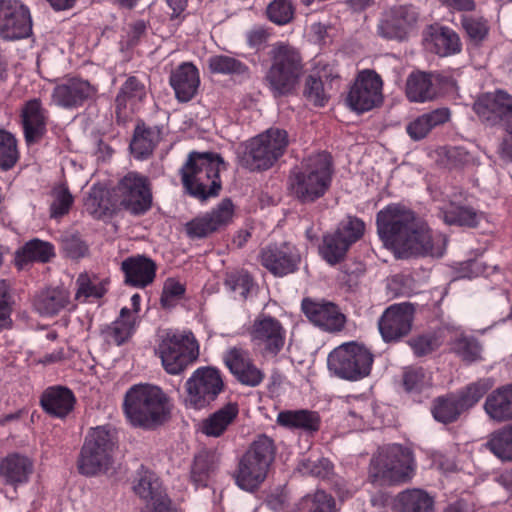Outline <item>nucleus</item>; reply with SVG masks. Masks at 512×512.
Listing matches in <instances>:
<instances>
[{"label":"nucleus","mask_w":512,"mask_h":512,"mask_svg":"<svg viewBox=\"0 0 512 512\" xmlns=\"http://www.w3.org/2000/svg\"><path fill=\"white\" fill-rule=\"evenodd\" d=\"M225 169V162L219 154L192 151L179 172L185 191L190 196L205 201L219 195L222 188L220 172Z\"/></svg>","instance_id":"obj_1"},{"label":"nucleus","mask_w":512,"mask_h":512,"mask_svg":"<svg viewBox=\"0 0 512 512\" xmlns=\"http://www.w3.org/2000/svg\"><path fill=\"white\" fill-rule=\"evenodd\" d=\"M123 410L133 426L151 428L168 420L169 399L157 386L134 385L125 394Z\"/></svg>","instance_id":"obj_2"},{"label":"nucleus","mask_w":512,"mask_h":512,"mask_svg":"<svg viewBox=\"0 0 512 512\" xmlns=\"http://www.w3.org/2000/svg\"><path fill=\"white\" fill-rule=\"evenodd\" d=\"M333 177V162L329 153L318 152L304 158L291 172L290 187L302 203H313L329 190Z\"/></svg>","instance_id":"obj_3"},{"label":"nucleus","mask_w":512,"mask_h":512,"mask_svg":"<svg viewBox=\"0 0 512 512\" xmlns=\"http://www.w3.org/2000/svg\"><path fill=\"white\" fill-rule=\"evenodd\" d=\"M271 66L264 77L265 85L274 97L292 94L304 73L300 52L293 46L278 42L271 51Z\"/></svg>","instance_id":"obj_4"},{"label":"nucleus","mask_w":512,"mask_h":512,"mask_svg":"<svg viewBox=\"0 0 512 512\" xmlns=\"http://www.w3.org/2000/svg\"><path fill=\"white\" fill-rule=\"evenodd\" d=\"M275 453L273 439L265 434L258 435L238 461L234 472L236 485L249 492L258 489L267 477Z\"/></svg>","instance_id":"obj_5"},{"label":"nucleus","mask_w":512,"mask_h":512,"mask_svg":"<svg viewBox=\"0 0 512 512\" xmlns=\"http://www.w3.org/2000/svg\"><path fill=\"white\" fill-rule=\"evenodd\" d=\"M288 145L286 130L270 128L246 143L242 163L251 171L267 170L284 155Z\"/></svg>","instance_id":"obj_6"},{"label":"nucleus","mask_w":512,"mask_h":512,"mask_svg":"<svg viewBox=\"0 0 512 512\" xmlns=\"http://www.w3.org/2000/svg\"><path fill=\"white\" fill-rule=\"evenodd\" d=\"M373 362L372 352L366 346L356 342H348L336 347L327 358L330 372L349 381H358L367 377Z\"/></svg>","instance_id":"obj_7"},{"label":"nucleus","mask_w":512,"mask_h":512,"mask_svg":"<svg viewBox=\"0 0 512 512\" xmlns=\"http://www.w3.org/2000/svg\"><path fill=\"white\" fill-rule=\"evenodd\" d=\"M164 370L171 375L183 373L199 356V345L192 332H167L156 350Z\"/></svg>","instance_id":"obj_8"},{"label":"nucleus","mask_w":512,"mask_h":512,"mask_svg":"<svg viewBox=\"0 0 512 512\" xmlns=\"http://www.w3.org/2000/svg\"><path fill=\"white\" fill-rule=\"evenodd\" d=\"M373 465L374 476L390 484L410 481L416 470L412 451L399 444L383 448L373 460Z\"/></svg>","instance_id":"obj_9"},{"label":"nucleus","mask_w":512,"mask_h":512,"mask_svg":"<svg viewBox=\"0 0 512 512\" xmlns=\"http://www.w3.org/2000/svg\"><path fill=\"white\" fill-rule=\"evenodd\" d=\"M447 238L440 232H433L426 224L417 222L393 249L397 258L442 257L446 250Z\"/></svg>","instance_id":"obj_10"},{"label":"nucleus","mask_w":512,"mask_h":512,"mask_svg":"<svg viewBox=\"0 0 512 512\" xmlns=\"http://www.w3.org/2000/svg\"><path fill=\"white\" fill-rule=\"evenodd\" d=\"M221 372L214 367H199L185 382L187 407L201 410L214 402L224 390Z\"/></svg>","instance_id":"obj_11"},{"label":"nucleus","mask_w":512,"mask_h":512,"mask_svg":"<svg viewBox=\"0 0 512 512\" xmlns=\"http://www.w3.org/2000/svg\"><path fill=\"white\" fill-rule=\"evenodd\" d=\"M417 222L415 213L400 203H392L381 209L376 215L379 238L384 245L394 249Z\"/></svg>","instance_id":"obj_12"},{"label":"nucleus","mask_w":512,"mask_h":512,"mask_svg":"<svg viewBox=\"0 0 512 512\" xmlns=\"http://www.w3.org/2000/svg\"><path fill=\"white\" fill-rule=\"evenodd\" d=\"M365 223L357 217H348L332 233L323 236L319 246L320 256L329 264L342 262L350 248L364 234Z\"/></svg>","instance_id":"obj_13"},{"label":"nucleus","mask_w":512,"mask_h":512,"mask_svg":"<svg viewBox=\"0 0 512 512\" xmlns=\"http://www.w3.org/2000/svg\"><path fill=\"white\" fill-rule=\"evenodd\" d=\"M473 110L489 126H499L512 134V95L503 90L484 93L477 98Z\"/></svg>","instance_id":"obj_14"},{"label":"nucleus","mask_w":512,"mask_h":512,"mask_svg":"<svg viewBox=\"0 0 512 512\" xmlns=\"http://www.w3.org/2000/svg\"><path fill=\"white\" fill-rule=\"evenodd\" d=\"M420 12L411 4L393 6L382 13L377 33L388 40H406L417 28Z\"/></svg>","instance_id":"obj_15"},{"label":"nucleus","mask_w":512,"mask_h":512,"mask_svg":"<svg viewBox=\"0 0 512 512\" xmlns=\"http://www.w3.org/2000/svg\"><path fill=\"white\" fill-rule=\"evenodd\" d=\"M383 81L374 70L365 69L358 73L347 97V105L363 113L379 106L383 101Z\"/></svg>","instance_id":"obj_16"},{"label":"nucleus","mask_w":512,"mask_h":512,"mask_svg":"<svg viewBox=\"0 0 512 512\" xmlns=\"http://www.w3.org/2000/svg\"><path fill=\"white\" fill-rule=\"evenodd\" d=\"M32 34L30 9L21 0H0V38L25 39Z\"/></svg>","instance_id":"obj_17"},{"label":"nucleus","mask_w":512,"mask_h":512,"mask_svg":"<svg viewBox=\"0 0 512 512\" xmlns=\"http://www.w3.org/2000/svg\"><path fill=\"white\" fill-rule=\"evenodd\" d=\"M118 196L123 208L133 215H143L152 206V192L146 176L127 173L118 183Z\"/></svg>","instance_id":"obj_18"},{"label":"nucleus","mask_w":512,"mask_h":512,"mask_svg":"<svg viewBox=\"0 0 512 512\" xmlns=\"http://www.w3.org/2000/svg\"><path fill=\"white\" fill-rule=\"evenodd\" d=\"M249 336L262 355L276 356L284 347L286 330L278 319L259 315L249 329Z\"/></svg>","instance_id":"obj_19"},{"label":"nucleus","mask_w":512,"mask_h":512,"mask_svg":"<svg viewBox=\"0 0 512 512\" xmlns=\"http://www.w3.org/2000/svg\"><path fill=\"white\" fill-rule=\"evenodd\" d=\"M415 308L409 302L387 307L378 319V329L386 343L398 342L412 330Z\"/></svg>","instance_id":"obj_20"},{"label":"nucleus","mask_w":512,"mask_h":512,"mask_svg":"<svg viewBox=\"0 0 512 512\" xmlns=\"http://www.w3.org/2000/svg\"><path fill=\"white\" fill-rule=\"evenodd\" d=\"M133 491L144 500L151 512H178L171 506V501L165 493L157 475L141 467L133 482Z\"/></svg>","instance_id":"obj_21"},{"label":"nucleus","mask_w":512,"mask_h":512,"mask_svg":"<svg viewBox=\"0 0 512 512\" xmlns=\"http://www.w3.org/2000/svg\"><path fill=\"white\" fill-rule=\"evenodd\" d=\"M233 215L234 205L230 199L226 198L210 212L186 223L185 231L191 239L205 238L227 226L232 221Z\"/></svg>","instance_id":"obj_22"},{"label":"nucleus","mask_w":512,"mask_h":512,"mask_svg":"<svg viewBox=\"0 0 512 512\" xmlns=\"http://www.w3.org/2000/svg\"><path fill=\"white\" fill-rule=\"evenodd\" d=\"M259 261L271 274L283 277L298 269L300 255L289 243L270 244L261 249Z\"/></svg>","instance_id":"obj_23"},{"label":"nucleus","mask_w":512,"mask_h":512,"mask_svg":"<svg viewBox=\"0 0 512 512\" xmlns=\"http://www.w3.org/2000/svg\"><path fill=\"white\" fill-rule=\"evenodd\" d=\"M96 93L97 88L89 81L71 77L64 79L54 87L51 101L59 107L74 109L93 99Z\"/></svg>","instance_id":"obj_24"},{"label":"nucleus","mask_w":512,"mask_h":512,"mask_svg":"<svg viewBox=\"0 0 512 512\" xmlns=\"http://www.w3.org/2000/svg\"><path fill=\"white\" fill-rule=\"evenodd\" d=\"M223 360L231 374L242 385L257 387L265 378L264 372L254 364L247 349L230 347L225 352Z\"/></svg>","instance_id":"obj_25"},{"label":"nucleus","mask_w":512,"mask_h":512,"mask_svg":"<svg viewBox=\"0 0 512 512\" xmlns=\"http://www.w3.org/2000/svg\"><path fill=\"white\" fill-rule=\"evenodd\" d=\"M302 310L307 318L325 331L338 332L344 328L346 318L331 302L302 301Z\"/></svg>","instance_id":"obj_26"},{"label":"nucleus","mask_w":512,"mask_h":512,"mask_svg":"<svg viewBox=\"0 0 512 512\" xmlns=\"http://www.w3.org/2000/svg\"><path fill=\"white\" fill-rule=\"evenodd\" d=\"M120 270L124 275V284L143 289L153 283L157 265L151 258L137 254L125 258Z\"/></svg>","instance_id":"obj_27"},{"label":"nucleus","mask_w":512,"mask_h":512,"mask_svg":"<svg viewBox=\"0 0 512 512\" xmlns=\"http://www.w3.org/2000/svg\"><path fill=\"white\" fill-rule=\"evenodd\" d=\"M25 140L28 144L39 142L47 131L49 112L39 98L25 102L21 110Z\"/></svg>","instance_id":"obj_28"},{"label":"nucleus","mask_w":512,"mask_h":512,"mask_svg":"<svg viewBox=\"0 0 512 512\" xmlns=\"http://www.w3.org/2000/svg\"><path fill=\"white\" fill-rule=\"evenodd\" d=\"M333 82H339V76L332 67L318 68L306 78L303 95L313 105L323 107L329 99L328 85L331 88Z\"/></svg>","instance_id":"obj_29"},{"label":"nucleus","mask_w":512,"mask_h":512,"mask_svg":"<svg viewBox=\"0 0 512 512\" xmlns=\"http://www.w3.org/2000/svg\"><path fill=\"white\" fill-rule=\"evenodd\" d=\"M40 404L42 409L50 416L64 419L73 411L76 397L71 389L55 385L43 391Z\"/></svg>","instance_id":"obj_30"},{"label":"nucleus","mask_w":512,"mask_h":512,"mask_svg":"<svg viewBox=\"0 0 512 512\" xmlns=\"http://www.w3.org/2000/svg\"><path fill=\"white\" fill-rule=\"evenodd\" d=\"M169 83L180 102L190 101L197 93L200 76L197 67L191 62H183L174 69L169 77Z\"/></svg>","instance_id":"obj_31"},{"label":"nucleus","mask_w":512,"mask_h":512,"mask_svg":"<svg viewBox=\"0 0 512 512\" xmlns=\"http://www.w3.org/2000/svg\"><path fill=\"white\" fill-rule=\"evenodd\" d=\"M276 423L287 430L314 435L321 427V417L309 409L282 410L277 414Z\"/></svg>","instance_id":"obj_32"},{"label":"nucleus","mask_w":512,"mask_h":512,"mask_svg":"<svg viewBox=\"0 0 512 512\" xmlns=\"http://www.w3.org/2000/svg\"><path fill=\"white\" fill-rule=\"evenodd\" d=\"M424 41L430 51L442 57L461 51L458 34L446 26L430 25L424 32Z\"/></svg>","instance_id":"obj_33"},{"label":"nucleus","mask_w":512,"mask_h":512,"mask_svg":"<svg viewBox=\"0 0 512 512\" xmlns=\"http://www.w3.org/2000/svg\"><path fill=\"white\" fill-rule=\"evenodd\" d=\"M147 95L145 84L135 76H129L122 84L115 99L116 115L119 120H126L134 112L135 106Z\"/></svg>","instance_id":"obj_34"},{"label":"nucleus","mask_w":512,"mask_h":512,"mask_svg":"<svg viewBox=\"0 0 512 512\" xmlns=\"http://www.w3.org/2000/svg\"><path fill=\"white\" fill-rule=\"evenodd\" d=\"M33 470V461L20 453H10L0 461V477L15 487L27 483Z\"/></svg>","instance_id":"obj_35"},{"label":"nucleus","mask_w":512,"mask_h":512,"mask_svg":"<svg viewBox=\"0 0 512 512\" xmlns=\"http://www.w3.org/2000/svg\"><path fill=\"white\" fill-rule=\"evenodd\" d=\"M484 411L490 420L503 423L512 420V385L492 391L485 399Z\"/></svg>","instance_id":"obj_36"},{"label":"nucleus","mask_w":512,"mask_h":512,"mask_svg":"<svg viewBox=\"0 0 512 512\" xmlns=\"http://www.w3.org/2000/svg\"><path fill=\"white\" fill-rule=\"evenodd\" d=\"M238 414V404L229 402L203 419L200 424V431L208 437L218 438L235 422Z\"/></svg>","instance_id":"obj_37"},{"label":"nucleus","mask_w":512,"mask_h":512,"mask_svg":"<svg viewBox=\"0 0 512 512\" xmlns=\"http://www.w3.org/2000/svg\"><path fill=\"white\" fill-rule=\"evenodd\" d=\"M135 317L127 307H123L119 317L101 329V335L108 344L120 346L125 343L135 330Z\"/></svg>","instance_id":"obj_38"},{"label":"nucleus","mask_w":512,"mask_h":512,"mask_svg":"<svg viewBox=\"0 0 512 512\" xmlns=\"http://www.w3.org/2000/svg\"><path fill=\"white\" fill-rule=\"evenodd\" d=\"M70 302V293L64 287H52L41 291L34 299V307L42 316H55Z\"/></svg>","instance_id":"obj_39"},{"label":"nucleus","mask_w":512,"mask_h":512,"mask_svg":"<svg viewBox=\"0 0 512 512\" xmlns=\"http://www.w3.org/2000/svg\"><path fill=\"white\" fill-rule=\"evenodd\" d=\"M394 512H434V499L422 489H406L397 494Z\"/></svg>","instance_id":"obj_40"},{"label":"nucleus","mask_w":512,"mask_h":512,"mask_svg":"<svg viewBox=\"0 0 512 512\" xmlns=\"http://www.w3.org/2000/svg\"><path fill=\"white\" fill-rule=\"evenodd\" d=\"M112 454L95 447L83 445L78 458L77 466L82 475L94 476L107 471L112 465Z\"/></svg>","instance_id":"obj_41"},{"label":"nucleus","mask_w":512,"mask_h":512,"mask_svg":"<svg viewBox=\"0 0 512 512\" xmlns=\"http://www.w3.org/2000/svg\"><path fill=\"white\" fill-rule=\"evenodd\" d=\"M160 139L161 130L159 127H147L144 124L137 125L130 143L131 153L137 159H146L152 154Z\"/></svg>","instance_id":"obj_42"},{"label":"nucleus","mask_w":512,"mask_h":512,"mask_svg":"<svg viewBox=\"0 0 512 512\" xmlns=\"http://www.w3.org/2000/svg\"><path fill=\"white\" fill-rule=\"evenodd\" d=\"M433 73H411L406 81V96L411 102L423 103L435 98L437 92L433 85Z\"/></svg>","instance_id":"obj_43"},{"label":"nucleus","mask_w":512,"mask_h":512,"mask_svg":"<svg viewBox=\"0 0 512 512\" xmlns=\"http://www.w3.org/2000/svg\"><path fill=\"white\" fill-rule=\"evenodd\" d=\"M449 117L450 112L448 109H436L411 121L407 125L406 131L411 139L418 141L425 138L434 127L447 122Z\"/></svg>","instance_id":"obj_44"},{"label":"nucleus","mask_w":512,"mask_h":512,"mask_svg":"<svg viewBox=\"0 0 512 512\" xmlns=\"http://www.w3.org/2000/svg\"><path fill=\"white\" fill-rule=\"evenodd\" d=\"M439 217L447 225L473 228L479 224L481 214L472 207L451 203L440 210Z\"/></svg>","instance_id":"obj_45"},{"label":"nucleus","mask_w":512,"mask_h":512,"mask_svg":"<svg viewBox=\"0 0 512 512\" xmlns=\"http://www.w3.org/2000/svg\"><path fill=\"white\" fill-rule=\"evenodd\" d=\"M53 256L54 248L52 244L39 239H32L16 252L15 262L19 268H22L30 261L48 262Z\"/></svg>","instance_id":"obj_46"},{"label":"nucleus","mask_w":512,"mask_h":512,"mask_svg":"<svg viewBox=\"0 0 512 512\" xmlns=\"http://www.w3.org/2000/svg\"><path fill=\"white\" fill-rule=\"evenodd\" d=\"M208 67L213 74L229 75L232 77H249V67L239 59L218 54L209 57Z\"/></svg>","instance_id":"obj_47"},{"label":"nucleus","mask_w":512,"mask_h":512,"mask_svg":"<svg viewBox=\"0 0 512 512\" xmlns=\"http://www.w3.org/2000/svg\"><path fill=\"white\" fill-rule=\"evenodd\" d=\"M336 501L324 490H316L303 496L293 512H336Z\"/></svg>","instance_id":"obj_48"},{"label":"nucleus","mask_w":512,"mask_h":512,"mask_svg":"<svg viewBox=\"0 0 512 512\" xmlns=\"http://www.w3.org/2000/svg\"><path fill=\"white\" fill-rule=\"evenodd\" d=\"M450 349L466 363H473L482 359V346L475 337L470 335H455L450 340Z\"/></svg>","instance_id":"obj_49"},{"label":"nucleus","mask_w":512,"mask_h":512,"mask_svg":"<svg viewBox=\"0 0 512 512\" xmlns=\"http://www.w3.org/2000/svg\"><path fill=\"white\" fill-rule=\"evenodd\" d=\"M434 419L443 424H450L458 420L463 413L455 394L437 397L431 408Z\"/></svg>","instance_id":"obj_50"},{"label":"nucleus","mask_w":512,"mask_h":512,"mask_svg":"<svg viewBox=\"0 0 512 512\" xmlns=\"http://www.w3.org/2000/svg\"><path fill=\"white\" fill-rule=\"evenodd\" d=\"M493 383L490 379H480L470 383L461 389L456 395L462 411H467L475 406L480 399L492 388Z\"/></svg>","instance_id":"obj_51"},{"label":"nucleus","mask_w":512,"mask_h":512,"mask_svg":"<svg viewBox=\"0 0 512 512\" xmlns=\"http://www.w3.org/2000/svg\"><path fill=\"white\" fill-rule=\"evenodd\" d=\"M487 448L503 461L512 460V426L493 432L486 444Z\"/></svg>","instance_id":"obj_52"},{"label":"nucleus","mask_w":512,"mask_h":512,"mask_svg":"<svg viewBox=\"0 0 512 512\" xmlns=\"http://www.w3.org/2000/svg\"><path fill=\"white\" fill-rule=\"evenodd\" d=\"M83 445L95 447L98 450L105 449V452L112 454L116 445L115 431L109 425L91 428Z\"/></svg>","instance_id":"obj_53"},{"label":"nucleus","mask_w":512,"mask_h":512,"mask_svg":"<svg viewBox=\"0 0 512 512\" xmlns=\"http://www.w3.org/2000/svg\"><path fill=\"white\" fill-rule=\"evenodd\" d=\"M460 22L468 38L475 44H479L487 38L490 26L488 20L483 16L465 14L461 16Z\"/></svg>","instance_id":"obj_54"},{"label":"nucleus","mask_w":512,"mask_h":512,"mask_svg":"<svg viewBox=\"0 0 512 512\" xmlns=\"http://www.w3.org/2000/svg\"><path fill=\"white\" fill-rule=\"evenodd\" d=\"M52 201L50 204V217L58 219L68 214L74 198L66 184L60 183L53 187L51 191Z\"/></svg>","instance_id":"obj_55"},{"label":"nucleus","mask_w":512,"mask_h":512,"mask_svg":"<svg viewBox=\"0 0 512 512\" xmlns=\"http://www.w3.org/2000/svg\"><path fill=\"white\" fill-rule=\"evenodd\" d=\"M19 159L16 138L8 131L0 129V168L11 169Z\"/></svg>","instance_id":"obj_56"},{"label":"nucleus","mask_w":512,"mask_h":512,"mask_svg":"<svg viewBox=\"0 0 512 512\" xmlns=\"http://www.w3.org/2000/svg\"><path fill=\"white\" fill-rule=\"evenodd\" d=\"M297 469L303 475L327 479L333 472V464L327 458L309 457L299 461Z\"/></svg>","instance_id":"obj_57"},{"label":"nucleus","mask_w":512,"mask_h":512,"mask_svg":"<svg viewBox=\"0 0 512 512\" xmlns=\"http://www.w3.org/2000/svg\"><path fill=\"white\" fill-rule=\"evenodd\" d=\"M224 285L229 291L239 295L242 299H246L254 281L247 271L236 270L226 274Z\"/></svg>","instance_id":"obj_58"},{"label":"nucleus","mask_w":512,"mask_h":512,"mask_svg":"<svg viewBox=\"0 0 512 512\" xmlns=\"http://www.w3.org/2000/svg\"><path fill=\"white\" fill-rule=\"evenodd\" d=\"M76 285V298L81 301H86L90 298L99 299L107 292L103 282L92 280L87 274H80L76 280Z\"/></svg>","instance_id":"obj_59"},{"label":"nucleus","mask_w":512,"mask_h":512,"mask_svg":"<svg viewBox=\"0 0 512 512\" xmlns=\"http://www.w3.org/2000/svg\"><path fill=\"white\" fill-rule=\"evenodd\" d=\"M294 11L292 0H273L267 6L266 14L271 22L285 25L293 19Z\"/></svg>","instance_id":"obj_60"},{"label":"nucleus","mask_w":512,"mask_h":512,"mask_svg":"<svg viewBox=\"0 0 512 512\" xmlns=\"http://www.w3.org/2000/svg\"><path fill=\"white\" fill-rule=\"evenodd\" d=\"M13 298L10 285L6 280H0V332L12 327L11 318Z\"/></svg>","instance_id":"obj_61"},{"label":"nucleus","mask_w":512,"mask_h":512,"mask_svg":"<svg viewBox=\"0 0 512 512\" xmlns=\"http://www.w3.org/2000/svg\"><path fill=\"white\" fill-rule=\"evenodd\" d=\"M212 470L213 464L210 456L206 453L198 454L192 465L191 479L196 486H205Z\"/></svg>","instance_id":"obj_62"},{"label":"nucleus","mask_w":512,"mask_h":512,"mask_svg":"<svg viewBox=\"0 0 512 512\" xmlns=\"http://www.w3.org/2000/svg\"><path fill=\"white\" fill-rule=\"evenodd\" d=\"M185 293V287L180 282L169 278L165 281L160 302L164 308L174 307Z\"/></svg>","instance_id":"obj_63"},{"label":"nucleus","mask_w":512,"mask_h":512,"mask_svg":"<svg viewBox=\"0 0 512 512\" xmlns=\"http://www.w3.org/2000/svg\"><path fill=\"white\" fill-rule=\"evenodd\" d=\"M428 385V379L422 368H410L403 374V386L407 392H420Z\"/></svg>","instance_id":"obj_64"}]
</instances>
